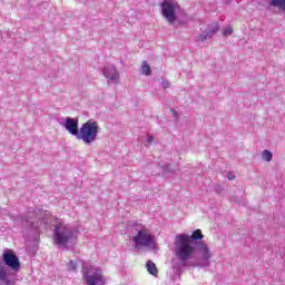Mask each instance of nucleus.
<instances>
[{
	"label": "nucleus",
	"instance_id": "obj_1",
	"mask_svg": "<svg viewBox=\"0 0 285 285\" xmlns=\"http://www.w3.org/2000/svg\"><path fill=\"white\" fill-rule=\"evenodd\" d=\"M202 229H195L191 235L178 234L174 242V255L178 259L173 264L176 275H181L184 268L188 266H199L208 268L213 254L206 245Z\"/></svg>",
	"mask_w": 285,
	"mask_h": 285
},
{
	"label": "nucleus",
	"instance_id": "obj_2",
	"mask_svg": "<svg viewBox=\"0 0 285 285\" xmlns=\"http://www.w3.org/2000/svg\"><path fill=\"white\" fill-rule=\"evenodd\" d=\"M6 266L16 273L21 271V262L19 261V256H17V253H14L12 249H4L2 259L0 258V285H14V281L8 277Z\"/></svg>",
	"mask_w": 285,
	"mask_h": 285
},
{
	"label": "nucleus",
	"instance_id": "obj_3",
	"mask_svg": "<svg viewBox=\"0 0 285 285\" xmlns=\"http://www.w3.org/2000/svg\"><path fill=\"white\" fill-rule=\"evenodd\" d=\"M77 239V227L58 223L53 226V242L57 246L72 244Z\"/></svg>",
	"mask_w": 285,
	"mask_h": 285
},
{
	"label": "nucleus",
	"instance_id": "obj_4",
	"mask_svg": "<svg viewBox=\"0 0 285 285\" xmlns=\"http://www.w3.org/2000/svg\"><path fill=\"white\" fill-rule=\"evenodd\" d=\"M99 137V122L95 119H89L83 122L78 134V140L82 141L86 146H92Z\"/></svg>",
	"mask_w": 285,
	"mask_h": 285
},
{
	"label": "nucleus",
	"instance_id": "obj_5",
	"mask_svg": "<svg viewBox=\"0 0 285 285\" xmlns=\"http://www.w3.org/2000/svg\"><path fill=\"white\" fill-rule=\"evenodd\" d=\"M137 234L131 237V242H134L135 250H141V248H155L157 242L155 240V236L148 232L146 228H136Z\"/></svg>",
	"mask_w": 285,
	"mask_h": 285
},
{
	"label": "nucleus",
	"instance_id": "obj_6",
	"mask_svg": "<svg viewBox=\"0 0 285 285\" xmlns=\"http://www.w3.org/2000/svg\"><path fill=\"white\" fill-rule=\"evenodd\" d=\"M82 276L87 285H105L106 278H104V272L101 269H95V267H83Z\"/></svg>",
	"mask_w": 285,
	"mask_h": 285
},
{
	"label": "nucleus",
	"instance_id": "obj_7",
	"mask_svg": "<svg viewBox=\"0 0 285 285\" xmlns=\"http://www.w3.org/2000/svg\"><path fill=\"white\" fill-rule=\"evenodd\" d=\"M161 14L168 21V23H175L177 21V10H179V3L175 0H164L160 3Z\"/></svg>",
	"mask_w": 285,
	"mask_h": 285
},
{
	"label": "nucleus",
	"instance_id": "obj_8",
	"mask_svg": "<svg viewBox=\"0 0 285 285\" xmlns=\"http://www.w3.org/2000/svg\"><path fill=\"white\" fill-rule=\"evenodd\" d=\"M62 126L69 132V135H72L76 137V139H78L80 132L79 118L67 117Z\"/></svg>",
	"mask_w": 285,
	"mask_h": 285
},
{
	"label": "nucleus",
	"instance_id": "obj_9",
	"mask_svg": "<svg viewBox=\"0 0 285 285\" xmlns=\"http://www.w3.org/2000/svg\"><path fill=\"white\" fill-rule=\"evenodd\" d=\"M218 30H219V23L218 22L208 24L206 27V29L203 30V32L196 37V41L204 42L207 39H213V37H215V35H217Z\"/></svg>",
	"mask_w": 285,
	"mask_h": 285
},
{
	"label": "nucleus",
	"instance_id": "obj_10",
	"mask_svg": "<svg viewBox=\"0 0 285 285\" xmlns=\"http://www.w3.org/2000/svg\"><path fill=\"white\" fill-rule=\"evenodd\" d=\"M104 77L109 79V81H114V83H117L119 81V71L117 70V67L114 65L106 66L102 69Z\"/></svg>",
	"mask_w": 285,
	"mask_h": 285
},
{
	"label": "nucleus",
	"instance_id": "obj_11",
	"mask_svg": "<svg viewBox=\"0 0 285 285\" xmlns=\"http://www.w3.org/2000/svg\"><path fill=\"white\" fill-rule=\"evenodd\" d=\"M35 217V212H28L18 216L19 222L21 223L22 228H35V222L30 220Z\"/></svg>",
	"mask_w": 285,
	"mask_h": 285
},
{
	"label": "nucleus",
	"instance_id": "obj_12",
	"mask_svg": "<svg viewBox=\"0 0 285 285\" xmlns=\"http://www.w3.org/2000/svg\"><path fill=\"white\" fill-rule=\"evenodd\" d=\"M269 8H278L282 12H285V0H269Z\"/></svg>",
	"mask_w": 285,
	"mask_h": 285
},
{
	"label": "nucleus",
	"instance_id": "obj_13",
	"mask_svg": "<svg viewBox=\"0 0 285 285\" xmlns=\"http://www.w3.org/2000/svg\"><path fill=\"white\" fill-rule=\"evenodd\" d=\"M146 266L150 275H157V273H159V271H157V265H155L153 261H148Z\"/></svg>",
	"mask_w": 285,
	"mask_h": 285
},
{
	"label": "nucleus",
	"instance_id": "obj_14",
	"mask_svg": "<svg viewBox=\"0 0 285 285\" xmlns=\"http://www.w3.org/2000/svg\"><path fill=\"white\" fill-rule=\"evenodd\" d=\"M141 70L142 75H146V77H150V75H153V71L150 70V65H148L147 61L142 62Z\"/></svg>",
	"mask_w": 285,
	"mask_h": 285
},
{
	"label": "nucleus",
	"instance_id": "obj_15",
	"mask_svg": "<svg viewBox=\"0 0 285 285\" xmlns=\"http://www.w3.org/2000/svg\"><path fill=\"white\" fill-rule=\"evenodd\" d=\"M262 157L264 161H273V153L271 150L264 149Z\"/></svg>",
	"mask_w": 285,
	"mask_h": 285
},
{
	"label": "nucleus",
	"instance_id": "obj_16",
	"mask_svg": "<svg viewBox=\"0 0 285 285\" xmlns=\"http://www.w3.org/2000/svg\"><path fill=\"white\" fill-rule=\"evenodd\" d=\"M163 170L164 173H175L176 170H178L176 165H163Z\"/></svg>",
	"mask_w": 285,
	"mask_h": 285
},
{
	"label": "nucleus",
	"instance_id": "obj_17",
	"mask_svg": "<svg viewBox=\"0 0 285 285\" xmlns=\"http://www.w3.org/2000/svg\"><path fill=\"white\" fill-rule=\"evenodd\" d=\"M67 269H68V271H77V263H75L73 261H70V262L67 264Z\"/></svg>",
	"mask_w": 285,
	"mask_h": 285
},
{
	"label": "nucleus",
	"instance_id": "obj_18",
	"mask_svg": "<svg viewBox=\"0 0 285 285\" xmlns=\"http://www.w3.org/2000/svg\"><path fill=\"white\" fill-rule=\"evenodd\" d=\"M223 35L224 37H230V35H233V28L227 27L223 30Z\"/></svg>",
	"mask_w": 285,
	"mask_h": 285
},
{
	"label": "nucleus",
	"instance_id": "obj_19",
	"mask_svg": "<svg viewBox=\"0 0 285 285\" xmlns=\"http://www.w3.org/2000/svg\"><path fill=\"white\" fill-rule=\"evenodd\" d=\"M171 116L174 117V119H179V114L177 112V110L175 109H170Z\"/></svg>",
	"mask_w": 285,
	"mask_h": 285
},
{
	"label": "nucleus",
	"instance_id": "obj_20",
	"mask_svg": "<svg viewBox=\"0 0 285 285\" xmlns=\"http://www.w3.org/2000/svg\"><path fill=\"white\" fill-rule=\"evenodd\" d=\"M161 86H163L164 90H166L167 88H170V82H168V81H163V82H161Z\"/></svg>",
	"mask_w": 285,
	"mask_h": 285
},
{
	"label": "nucleus",
	"instance_id": "obj_21",
	"mask_svg": "<svg viewBox=\"0 0 285 285\" xmlns=\"http://www.w3.org/2000/svg\"><path fill=\"white\" fill-rule=\"evenodd\" d=\"M153 141H155V137H153V136H148L147 137V144H153Z\"/></svg>",
	"mask_w": 285,
	"mask_h": 285
},
{
	"label": "nucleus",
	"instance_id": "obj_22",
	"mask_svg": "<svg viewBox=\"0 0 285 285\" xmlns=\"http://www.w3.org/2000/svg\"><path fill=\"white\" fill-rule=\"evenodd\" d=\"M215 190H216V193H217L218 195H222V186L217 185V186L215 187Z\"/></svg>",
	"mask_w": 285,
	"mask_h": 285
},
{
	"label": "nucleus",
	"instance_id": "obj_23",
	"mask_svg": "<svg viewBox=\"0 0 285 285\" xmlns=\"http://www.w3.org/2000/svg\"><path fill=\"white\" fill-rule=\"evenodd\" d=\"M227 179H229V181H233V179H235V175L228 174V175H227Z\"/></svg>",
	"mask_w": 285,
	"mask_h": 285
}]
</instances>
